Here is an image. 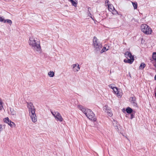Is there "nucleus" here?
<instances>
[{"instance_id": "1", "label": "nucleus", "mask_w": 156, "mask_h": 156, "mask_svg": "<svg viewBox=\"0 0 156 156\" xmlns=\"http://www.w3.org/2000/svg\"><path fill=\"white\" fill-rule=\"evenodd\" d=\"M77 107L85 114L89 119L94 121H95L96 120L95 115L91 110L86 108L83 106L80 105H78Z\"/></svg>"}, {"instance_id": "2", "label": "nucleus", "mask_w": 156, "mask_h": 156, "mask_svg": "<svg viewBox=\"0 0 156 156\" xmlns=\"http://www.w3.org/2000/svg\"><path fill=\"white\" fill-rule=\"evenodd\" d=\"M28 43L33 48L35 51L39 54L41 53L42 50L39 40H29Z\"/></svg>"}, {"instance_id": "3", "label": "nucleus", "mask_w": 156, "mask_h": 156, "mask_svg": "<svg viewBox=\"0 0 156 156\" xmlns=\"http://www.w3.org/2000/svg\"><path fill=\"white\" fill-rule=\"evenodd\" d=\"M29 115L32 122H35L37 121V118L35 113L34 106L32 104L30 103L28 104Z\"/></svg>"}, {"instance_id": "4", "label": "nucleus", "mask_w": 156, "mask_h": 156, "mask_svg": "<svg viewBox=\"0 0 156 156\" xmlns=\"http://www.w3.org/2000/svg\"><path fill=\"white\" fill-rule=\"evenodd\" d=\"M92 46L94 51L96 52L99 51L102 46L100 40H93Z\"/></svg>"}, {"instance_id": "5", "label": "nucleus", "mask_w": 156, "mask_h": 156, "mask_svg": "<svg viewBox=\"0 0 156 156\" xmlns=\"http://www.w3.org/2000/svg\"><path fill=\"white\" fill-rule=\"evenodd\" d=\"M141 31L146 34H151L152 32V29L146 24H143L140 26Z\"/></svg>"}, {"instance_id": "6", "label": "nucleus", "mask_w": 156, "mask_h": 156, "mask_svg": "<svg viewBox=\"0 0 156 156\" xmlns=\"http://www.w3.org/2000/svg\"><path fill=\"white\" fill-rule=\"evenodd\" d=\"M52 115L54 117L57 121L62 122L63 120V119L60 113L58 112H51Z\"/></svg>"}, {"instance_id": "7", "label": "nucleus", "mask_w": 156, "mask_h": 156, "mask_svg": "<svg viewBox=\"0 0 156 156\" xmlns=\"http://www.w3.org/2000/svg\"><path fill=\"white\" fill-rule=\"evenodd\" d=\"M4 122L8 123V124L12 127H14L15 126V124L10 120L9 119L8 117H6L3 119Z\"/></svg>"}, {"instance_id": "8", "label": "nucleus", "mask_w": 156, "mask_h": 156, "mask_svg": "<svg viewBox=\"0 0 156 156\" xmlns=\"http://www.w3.org/2000/svg\"><path fill=\"white\" fill-rule=\"evenodd\" d=\"M108 105H105L104 107L103 110L104 111L107 112L108 115L111 117L112 115V113L111 110L108 108Z\"/></svg>"}, {"instance_id": "9", "label": "nucleus", "mask_w": 156, "mask_h": 156, "mask_svg": "<svg viewBox=\"0 0 156 156\" xmlns=\"http://www.w3.org/2000/svg\"><path fill=\"white\" fill-rule=\"evenodd\" d=\"M73 69V71L75 72H77L80 69V67L78 64H75L72 65L71 66Z\"/></svg>"}, {"instance_id": "10", "label": "nucleus", "mask_w": 156, "mask_h": 156, "mask_svg": "<svg viewBox=\"0 0 156 156\" xmlns=\"http://www.w3.org/2000/svg\"><path fill=\"white\" fill-rule=\"evenodd\" d=\"M129 100L131 102V103L134 106L137 107V104L136 102V99L135 97H130Z\"/></svg>"}, {"instance_id": "11", "label": "nucleus", "mask_w": 156, "mask_h": 156, "mask_svg": "<svg viewBox=\"0 0 156 156\" xmlns=\"http://www.w3.org/2000/svg\"><path fill=\"white\" fill-rule=\"evenodd\" d=\"M125 56L126 58H134V56L131 54V52L129 51H126L125 54Z\"/></svg>"}, {"instance_id": "12", "label": "nucleus", "mask_w": 156, "mask_h": 156, "mask_svg": "<svg viewBox=\"0 0 156 156\" xmlns=\"http://www.w3.org/2000/svg\"><path fill=\"white\" fill-rule=\"evenodd\" d=\"M114 93L117 94V96L119 97H120L121 96V93H119L118 90V88L116 87H115L113 90Z\"/></svg>"}, {"instance_id": "13", "label": "nucleus", "mask_w": 156, "mask_h": 156, "mask_svg": "<svg viewBox=\"0 0 156 156\" xmlns=\"http://www.w3.org/2000/svg\"><path fill=\"white\" fill-rule=\"evenodd\" d=\"M112 123L113 126L115 127V129L118 130H119L118 127L119 125L117 122L115 120L113 119Z\"/></svg>"}, {"instance_id": "14", "label": "nucleus", "mask_w": 156, "mask_h": 156, "mask_svg": "<svg viewBox=\"0 0 156 156\" xmlns=\"http://www.w3.org/2000/svg\"><path fill=\"white\" fill-rule=\"evenodd\" d=\"M134 60V58H130L129 59L128 58V59H124V62H125L128 63H129L130 64H131L133 62Z\"/></svg>"}, {"instance_id": "15", "label": "nucleus", "mask_w": 156, "mask_h": 156, "mask_svg": "<svg viewBox=\"0 0 156 156\" xmlns=\"http://www.w3.org/2000/svg\"><path fill=\"white\" fill-rule=\"evenodd\" d=\"M69 1L71 2L73 5L75 7L77 6V0H69Z\"/></svg>"}, {"instance_id": "16", "label": "nucleus", "mask_w": 156, "mask_h": 156, "mask_svg": "<svg viewBox=\"0 0 156 156\" xmlns=\"http://www.w3.org/2000/svg\"><path fill=\"white\" fill-rule=\"evenodd\" d=\"M153 58L155 62L154 63V66L156 68V52H154L153 53Z\"/></svg>"}, {"instance_id": "17", "label": "nucleus", "mask_w": 156, "mask_h": 156, "mask_svg": "<svg viewBox=\"0 0 156 156\" xmlns=\"http://www.w3.org/2000/svg\"><path fill=\"white\" fill-rule=\"evenodd\" d=\"M48 75L50 77H52L54 76L55 73L53 71H50L48 73Z\"/></svg>"}, {"instance_id": "18", "label": "nucleus", "mask_w": 156, "mask_h": 156, "mask_svg": "<svg viewBox=\"0 0 156 156\" xmlns=\"http://www.w3.org/2000/svg\"><path fill=\"white\" fill-rule=\"evenodd\" d=\"M126 111L128 113L130 114L132 112L133 110L130 108L128 107L126 108Z\"/></svg>"}, {"instance_id": "19", "label": "nucleus", "mask_w": 156, "mask_h": 156, "mask_svg": "<svg viewBox=\"0 0 156 156\" xmlns=\"http://www.w3.org/2000/svg\"><path fill=\"white\" fill-rule=\"evenodd\" d=\"M108 9L109 11L112 12L113 10L114 9L113 6L112 5H108Z\"/></svg>"}, {"instance_id": "20", "label": "nucleus", "mask_w": 156, "mask_h": 156, "mask_svg": "<svg viewBox=\"0 0 156 156\" xmlns=\"http://www.w3.org/2000/svg\"><path fill=\"white\" fill-rule=\"evenodd\" d=\"M10 114L13 115H15L16 114V111L14 110L13 109L10 108Z\"/></svg>"}, {"instance_id": "21", "label": "nucleus", "mask_w": 156, "mask_h": 156, "mask_svg": "<svg viewBox=\"0 0 156 156\" xmlns=\"http://www.w3.org/2000/svg\"><path fill=\"white\" fill-rule=\"evenodd\" d=\"M134 9H136L137 7V2H132Z\"/></svg>"}, {"instance_id": "22", "label": "nucleus", "mask_w": 156, "mask_h": 156, "mask_svg": "<svg viewBox=\"0 0 156 156\" xmlns=\"http://www.w3.org/2000/svg\"><path fill=\"white\" fill-rule=\"evenodd\" d=\"M3 102L1 98H0V110H2L3 109L2 104Z\"/></svg>"}, {"instance_id": "23", "label": "nucleus", "mask_w": 156, "mask_h": 156, "mask_svg": "<svg viewBox=\"0 0 156 156\" xmlns=\"http://www.w3.org/2000/svg\"><path fill=\"white\" fill-rule=\"evenodd\" d=\"M108 49V48H106V47H104L102 50H101V53H103L104 52H105V51H107Z\"/></svg>"}, {"instance_id": "24", "label": "nucleus", "mask_w": 156, "mask_h": 156, "mask_svg": "<svg viewBox=\"0 0 156 156\" xmlns=\"http://www.w3.org/2000/svg\"><path fill=\"white\" fill-rule=\"evenodd\" d=\"M9 23L10 25H11V24H12V21L10 20H5L4 21V23Z\"/></svg>"}, {"instance_id": "25", "label": "nucleus", "mask_w": 156, "mask_h": 156, "mask_svg": "<svg viewBox=\"0 0 156 156\" xmlns=\"http://www.w3.org/2000/svg\"><path fill=\"white\" fill-rule=\"evenodd\" d=\"M145 64L144 62H142L140 66V69L141 68L142 69H143L145 67Z\"/></svg>"}, {"instance_id": "26", "label": "nucleus", "mask_w": 156, "mask_h": 156, "mask_svg": "<svg viewBox=\"0 0 156 156\" xmlns=\"http://www.w3.org/2000/svg\"><path fill=\"white\" fill-rule=\"evenodd\" d=\"M114 15H116V14H118L119 15L118 12L117 11L115 8L113 10V11L111 12Z\"/></svg>"}, {"instance_id": "27", "label": "nucleus", "mask_w": 156, "mask_h": 156, "mask_svg": "<svg viewBox=\"0 0 156 156\" xmlns=\"http://www.w3.org/2000/svg\"><path fill=\"white\" fill-rule=\"evenodd\" d=\"M108 86L110 88L112 89L113 90L115 87L114 84H110Z\"/></svg>"}, {"instance_id": "28", "label": "nucleus", "mask_w": 156, "mask_h": 156, "mask_svg": "<svg viewBox=\"0 0 156 156\" xmlns=\"http://www.w3.org/2000/svg\"><path fill=\"white\" fill-rule=\"evenodd\" d=\"M134 115L133 114H131V115L130 118L131 119H132L133 118H134Z\"/></svg>"}, {"instance_id": "29", "label": "nucleus", "mask_w": 156, "mask_h": 156, "mask_svg": "<svg viewBox=\"0 0 156 156\" xmlns=\"http://www.w3.org/2000/svg\"><path fill=\"white\" fill-rule=\"evenodd\" d=\"M2 130V126L0 124V131H1Z\"/></svg>"}, {"instance_id": "30", "label": "nucleus", "mask_w": 156, "mask_h": 156, "mask_svg": "<svg viewBox=\"0 0 156 156\" xmlns=\"http://www.w3.org/2000/svg\"><path fill=\"white\" fill-rule=\"evenodd\" d=\"M145 42L144 40H141V43L142 44H144Z\"/></svg>"}, {"instance_id": "31", "label": "nucleus", "mask_w": 156, "mask_h": 156, "mask_svg": "<svg viewBox=\"0 0 156 156\" xmlns=\"http://www.w3.org/2000/svg\"><path fill=\"white\" fill-rule=\"evenodd\" d=\"M91 13L90 12H89L88 13V15L89 16H91Z\"/></svg>"}, {"instance_id": "32", "label": "nucleus", "mask_w": 156, "mask_h": 156, "mask_svg": "<svg viewBox=\"0 0 156 156\" xmlns=\"http://www.w3.org/2000/svg\"><path fill=\"white\" fill-rule=\"evenodd\" d=\"M108 2H109V1L108 0H107V1H105L106 3H108Z\"/></svg>"}, {"instance_id": "33", "label": "nucleus", "mask_w": 156, "mask_h": 156, "mask_svg": "<svg viewBox=\"0 0 156 156\" xmlns=\"http://www.w3.org/2000/svg\"><path fill=\"white\" fill-rule=\"evenodd\" d=\"M90 17H91V18H92V19L93 20H94V19L93 18V17H92V16H90Z\"/></svg>"}, {"instance_id": "34", "label": "nucleus", "mask_w": 156, "mask_h": 156, "mask_svg": "<svg viewBox=\"0 0 156 156\" xmlns=\"http://www.w3.org/2000/svg\"><path fill=\"white\" fill-rule=\"evenodd\" d=\"M155 79L156 80V75H155V77H154Z\"/></svg>"}, {"instance_id": "35", "label": "nucleus", "mask_w": 156, "mask_h": 156, "mask_svg": "<svg viewBox=\"0 0 156 156\" xmlns=\"http://www.w3.org/2000/svg\"><path fill=\"white\" fill-rule=\"evenodd\" d=\"M96 38V37H94V39H95Z\"/></svg>"}]
</instances>
